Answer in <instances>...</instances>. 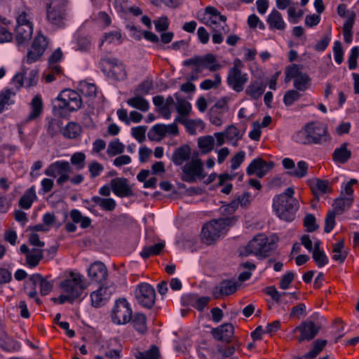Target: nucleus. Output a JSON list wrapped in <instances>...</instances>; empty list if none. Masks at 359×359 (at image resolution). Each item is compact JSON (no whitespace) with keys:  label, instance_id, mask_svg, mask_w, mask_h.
I'll return each instance as SVG.
<instances>
[{"label":"nucleus","instance_id":"f257e3e1","mask_svg":"<svg viewBox=\"0 0 359 359\" xmlns=\"http://www.w3.org/2000/svg\"><path fill=\"white\" fill-rule=\"evenodd\" d=\"M82 106L81 95L75 90L65 89L52 102L53 114L57 118H65L70 112L79 110Z\"/></svg>","mask_w":359,"mask_h":359},{"label":"nucleus","instance_id":"f03ea898","mask_svg":"<svg viewBox=\"0 0 359 359\" xmlns=\"http://www.w3.org/2000/svg\"><path fill=\"white\" fill-rule=\"evenodd\" d=\"M294 194V189L288 187L283 194L273 198V208L280 219L291 222L294 219L298 207L297 201L293 197Z\"/></svg>","mask_w":359,"mask_h":359},{"label":"nucleus","instance_id":"7ed1b4c3","mask_svg":"<svg viewBox=\"0 0 359 359\" xmlns=\"http://www.w3.org/2000/svg\"><path fill=\"white\" fill-rule=\"evenodd\" d=\"M238 218L236 216L212 219L203 225L201 231L202 240L210 245L223 234L226 229L234 225Z\"/></svg>","mask_w":359,"mask_h":359},{"label":"nucleus","instance_id":"20e7f679","mask_svg":"<svg viewBox=\"0 0 359 359\" xmlns=\"http://www.w3.org/2000/svg\"><path fill=\"white\" fill-rule=\"evenodd\" d=\"M276 247L277 244L273 240H270L264 233H258L248 242L245 251L248 255L264 259L269 257Z\"/></svg>","mask_w":359,"mask_h":359},{"label":"nucleus","instance_id":"39448f33","mask_svg":"<svg viewBox=\"0 0 359 359\" xmlns=\"http://www.w3.org/2000/svg\"><path fill=\"white\" fill-rule=\"evenodd\" d=\"M66 273V278L61 282V288L65 293L69 294L70 298L77 299L87 288L86 280L79 272L70 271Z\"/></svg>","mask_w":359,"mask_h":359},{"label":"nucleus","instance_id":"423d86ee","mask_svg":"<svg viewBox=\"0 0 359 359\" xmlns=\"http://www.w3.org/2000/svg\"><path fill=\"white\" fill-rule=\"evenodd\" d=\"M46 6V18L53 25L62 27L65 18V8L67 0H49Z\"/></svg>","mask_w":359,"mask_h":359},{"label":"nucleus","instance_id":"0eeeda50","mask_svg":"<svg viewBox=\"0 0 359 359\" xmlns=\"http://www.w3.org/2000/svg\"><path fill=\"white\" fill-rule=\"evenodd\" d=\"M133 311L126 299L119 298L115 302L111 312L112 321L117 325H125L132 319Z\"/></svg>","mask_w":359,"mask_h":359},{"label":"nucleus","instance_id":"6e6552de","mask_svg":"<svg viewBox=\"0 0 359 359\" xmlns=\"http://www.w3.org/2000/svg\"><path fill=\"white\" fill-rule=\"evenodd\" d=\"M311 144H323L331 140L327 126L321 122L312 121L307 123Z\"/></svg>","mask_w":359,"mask_h":359},{"label":"nucleus","instance_id":"1a4fd4ad","mask_svg":"<svg viewBox=\"0 0 359 359\" xmlns=\"http://www.w3.org/2000/svg\"><path fill=\"white\" fill-rule=\"evenodd\" d=\"M135 297L138 304L142 307L151 309L156 300V292L150 284L141 283L135 289Z\"/></svg>","mask_w":359,"mask_h":359},{"label":"nucleus","instance_id":"9d476101","mask_svg":"<svg viewBox=\"0 0 359 359\" xmlns=\"http://www.w3.org/2000/svg\"><path fill=\"white\" fill-rule=\"evenodd\" d=\"M72 172V167L68 161H57L50 164L46 169V175L56 177L57 184L62 186L69 179V174Z\"/></svg>","mask_w":359,"mask_h":359},{"label":"nucleus","instance_id":"9b49d317","mask_svg":"<svg viewBox=\"0 0 359 359\" xmlns=\"http://www.w3.org/2000/svg\"><path fill=\"white\" fill-rule=\"evenodd\" d=\"M191 65H203L204 68L212 72L222 68V65L218 62L216 56L212 53H208L203 56H195L184 61V66Z\"/></svg>","mask_w":359,"mask_h":359},{"label":"nucleus","instance_id":"f8f14e48","mask_svg":"<svg viewBox=\"0 0 359 359\" xmlns=\"http://www.w3.org/2000/svg\"><path fill=\"white\" fill-rule=\"evenodd\" d=\"M248 81V75L247 73L242 72L241 69H237L236 67L229 68L226 83L236 93L243 91Z\"/></svg>","mask_w":359,"mask_h":359},{"label":"nucleus","instance_id":"ddd939ff","mask_svg":"<svg viewBox=\"0 0 359 359\" xmlns=\"http://www.w3.org/2000/svg\"><path fill=\"white\" fill-rule=\"evenodd\" d=\"M275 165L273 161H266L262 158L253 159L246 169L248 175H255L259 178L264 177Z\"/></svg>","mask_w":359,"mask_h":359},{"label":"nucleus","instance_id":"4468645a","mask_svg":"<svg viewBox=\"0 0 359 359\" xmlns=\"http://www.w3.org/2000/svg\"><path fill=\"white\" fill-rule=\"evenodd\" d=\"M45 51V36L41 31H39L36 36L34 38L30 50L27 52L26 57L23 60L28 64L36 62L41 57Z\"/></svg>","mask_w":359,"mask_h":359},{"label":"nucleus","instance_id":"2eb2a0df","mask_svg":"<svg viewBox=\"0 0 359 359\" xmlns=\"http://www.w3.org/2000/svg\"><path fill=\"white\" fill-rule=\"evenodd\" d=\"M63 56L61 49L57 48L48 58V69L46 74V83H50L56 79L57 77H61L62 75V69L58 62L62 60Z\"/></svg>","mask_w":359,"mask_h":359},{"label":"nucleus","instance_id":"dca6fc26","mask_svg":"<svg viewBox=\"0 0 359 359\" xmlns=\"http://www.w3.org/2000/svg\"><path fill=\"white\" fill-rule=\"evenodd\" d=\"M27 70L28 69L22 65V72L17 74L13 79V83L18 89L22 86L29 88L36 85L37 72L33 69L29 72L28 76H27Z\"/></svg>","mask_w":359,"mask_h":359},{"label":"nucleus","instance_id":"f3484780","mask_svg":"<svg viewBox=\"0 0 359 359\" xmlns=\"http://www.w3.org/2000/svg\"><path fill=\"white\" fill-rule=\"evenodd\" d=\"M320 327L311 320L302 322L295 328V331L300 332V336L297 339L299 342L304 341H310L313 339L318 333Z\"/></svg>","mask_w":359,"mask_h":359},{"label":"nucleus","instance_id":"a211bd4d","mask_svg":"<svg viewBox=\"0 0 359 359\" xmlns=\"http://www.w3.org/2000/svg\"><path fill=\"white\" fill-rule=\"evenodd\" d=\"M238 284L233 280H223L216 285L212 291L215 299H222L224 297L229 296L235 293L238 289Z\"/></svg>","mask_w":359,"mask_h":359},{"label":"nucleus","instance_id":"6ab92c4d","mask_svg":"<svg viewBox=\"0 0 359 359\" xmlns=\"http://www.w3.org/2000/svg\"><path fill=\"white\" fill-rule=\"evenodd\" d=\"M114 292L113 286H100L90 294L92 306L97 308L105 304Z\"/></svg>","mask_w":359,"mask_h":359},{"label":"nucleus","instance_id":"aec40b11","mask_svg":"<svg viewBox=\"0 0 359 359\" xmlns=\"http://www.w3.org/2000/svg\"><path fill=\"white\" fill-rule=\"evenodd\" d=\"M184 176L182 180L187 182H192L196 177L201 176L203 172V165L201 160H192L190 163H186L182 167Z\"/></svg>","mask_w":359,"mask_h":359},{"label":"nucleus","instance_id":"412c9836","mask_svg":"<svg viewBox=\"0 0 359 359\" xmlns=\"http://www.w3.org/2000/svg\"><path fill=\"white\" fill-rule=\"evenodd\" d=\"M111 189L114 194L121 198L128 197L133 195V191L128 180L124 177H116L111 180Z\"/></svg>","mask_w":359,"mask_h":359},{"label":"nucleus","instance_id":"4be33fe9","mask_svg":"<svg viewBox=\"0 0 359 359\" xmlns=\"http://www.w3.org/2000/svg\"><path fill=\"white\" fill-rule=\"evenodd\" d=\"M88 276L92 281L102 283L108 276L107 269L101 262H95L88 269Z\"/></svg>","mask_w":359,"mask_h":359},{"label":"nucleus","instance_id":"5701e85b","mask_svg":"<svg viewBox=\"0 0 359 359\" xmlns=\"http://www.w3.org/2000/svg\"><path fill=\"white\" fill-rule=\"evenodd\" d=\"M227 110L228 107L224 102H217L209 111L210 123L216 126H222L223 123V116Z\"/></svg>","mask_w":359,"mask_h":359},{"label":"nucleus","instance_id":"b1692460","mask_svg":"<svg viewBox=\"0 0 359 359\" xmlns=\"http://www.w3.org/2000/svg\"><path fill=\"white\" fill-rule=\"evenodd\" d=\"M233 333L234 327L231 323H224L211 330V334L215 339L228 343L231 341Z\"/></svg>","mask_w":359,"mask_h":359},{"label":"nucleus","instance_id":"393cba45","mask_svg":"<svg viewBox=\"0 0 359 359\" xmlns=\"http://www.w3.org/2000/svg\"><path fill=\"white\" fill-rule=\"evenodd\" d=\"M102 60L109 65V71L114 79L119 81L126 79L127 74L125 65L118 59L106 57Z\"/></svg>","mask_w":359,"mask_h":359},{"label":"nucleus","instance_id":"a878e982","mask_svg":"<svg viewBox=\"0 0 359 359\" xmlns=\"http://www.w3.org/2000/svg\"><path fill=\"white\" fill-rule=\"evenodd\" d=\"M20 250L26 255V263L29 267L36 266L43 257V250L36 248L29 250L26 244H22Z\"/></svg>","mask_w":359,"mask_h":359},{"label":"nucleus","instance_id":"bb28decb","mask_svg":"<svg viewBox=\"0 0 359 359\" xmlns=\"http://www.w3.org/2000/svg\"><path fill=\"white\" fill-rule=\"evenodd\" d=\"M266 84L261 81H253L247 86L245 93L250 100H258L264 94Z\"/></svg>","mask_w":359,"mask_h":359},{"label":"nucleus","instance_id":"cd10ccee","mask_svg":"<svg viewBox=\"0 0 359 359\" xmlns=\"http://www.w3.org/2000/svg\"><path fill=\"white\" fill-rule=\"evenodd\" d=\"M191 154V149L189 145H182L174 151L172 156V161L175 165H181L184 162L189 160Z\"/></svg>","mask_w":359,"mask_h":359},{"label":"nucleus","instance_id":"c85d7f7f","mask_svg":"<svg viewBox=\"0 0 359 359\" xmlns=\"http://www.w3.org/2000/svg\"><path fill=\"white\" fill-rule=\"evenodd\" d=\"M348 143L344 142L336 148L332 154V160L337 163H346L351 157V151L348 149Z\"/></svg>","mask_w":359,"mask_h":359},{"label":"nucleus","instance_id":"c756f323","mask_svg":"<svg viewBox=\"0 0 359 359\" xmlns=\"http://www.w3.org/2000/svg\"><path fill=\"white\" fill-rule=\"evenodd\" d=\"M266 22L271 29L284 30L286 27V24L283 20L281 13L273 9L268 15Z\"/></svg>","mask_w":359,"mask_h":359},{"label":"nucleus","instance_id":"7c9ffc66","mask_svg":"<svg viewBox=\"0 0 359 359\" xmlns=\"http://www.w3.org/2000/svg\"><path fill=\"white\" fill-rule=\"evenodd\" d=\"M15 32L18 43L22 44L31 39L33 34V26L32 25L16 26Z\"/></svg>","mask_w":359,"mask_h":359},{"label":"nucleus","instance_id":"2f4dec72","mask_svg":"<svg viewBox=\"0 0 359 359\" xmlns=\"http://www.w3.org/2000/svg\"><path fill=\"white\" fill-rule=\"evenodd\" d=\"M226 17L220 16L217 20H205V25L211 28L212 32L226 34L229 29L226 25Z\"/></svg>","mask_w":359,"mask_h":359},{"label":"nucleus","instance_id":"473e14b6","mask_svg":"<svg viewBox=\"0 0 359 359\" xmlns=\"http://www.w3.org/2000/svg\"><path fill=\"white\" fill-rule=\"evenodd\" d=\"M33 284L32 290L28 293V296L32 299H35L37 297V289L40 290L42 296L45 294L43 292L44 278L40 274H34L30 278Z\"/></svg>","mask_w":359,"mask_h":359},{"label":"nucleus","instance_id":"72a5a7b5","mask_svg":"<svg viewBox=\"0 0 359 359\" xmlns=\"http://www.w3.org/2000/svg\"><path fill=\"white\" fill-rule=\"evenodd\" d=\"M15 96V92L6 89L2 90L0 93V114L7 109L8 107L13 105L15 102L13 97Z\"/></svg>","mask_w":359,"mask_h":359},{"label":"nucleus","instance_id":"f704fd0d","mask_svg":"<svg viewBox=\"0 0 359 359\" xmlns=\"http://www.w3.org/2000/svg\"><path fill=\"white\" fill-rule=\"evenodd\" d=\"M31 112L27 117L26 121L36 119L40 116L43 109V101L40 96H35L31 102Z\"/></svg>","mask_w":359,"mask_h":359},{"label":"nucleus","instance_id":"c9c22d12","mask_svg":"<svg viewBox=\"0 0 359 359\" xmlns=\"http://www.w3.org/2000/svg\"><path fill=\"white\" fill-rule=\"evenodd\" d=\"M311 190L316 198L318 199L319 195L325 194L332 191L329 186V181L317 179L316 183L312 185Z\"/></svg>","mask_w":359,"mask_h":359},{"label":"nucleus","instance_id":"e433bc0d","mask_svg":"<svg viewBox=\"0 0 359 359\" xmlns=\"http://www.w3.org/2000/svg\"><path fill=\"white\" fill-rule=\"evenodd\" d=\"M61 133L65 138L75 139L80 135L81 128L79 124L70 122L61 130Z\"/></svg>","mask_w":359,"mask_h":359},{"label":"nucleus","instance_id":"4c0bfd02","mask_svg":"<svg viewBox=\"0 0 359 359\" xmlns=\"http://www.w3.org/2000/svg\"><path fill=\"white\" fill-rule=\"evenodd\" d=\"M198 146L203 154L211 152L215 146L214 137L211 135H205L198 138Z\"/></svg>","mask_w":359,"mask_h":359},{"label":"nucleus","instance_id":"58836bf2","mask_svg":"<svg viewBox=\"0 0 359 359\" xmlns=\"http://www.w3.org/2000/svg\"><path fill=\"white\" fill-rule=\"evenodd\" d=\"M353 203L352 197L343 198L339 197L334 200L333 203V210L337 215L341 214L346 209L349 208Z\"/></svg>","mask_w":359,"mask_h":359},{"label":"nucleus","instance_id":"ea45409f","mask_svg":"<svg viewBox=\"0 0 359 359\" xmlns=\"http://www.w3.org/2000/svg\"><path fill=\"white\" fill-rule=\"evenodd\" d=\"M165 247L164 243H158L151 246H146L143 248L140 252V256L146 259L151 256L158 255Z\"/></svg>","mask_w":359,"mask_h":359},{"label":"nucleus","instance_id":"a19ab883","mask_svg":"<svg viewBox=\"0 0 359 359\" xmlns=\"http://www.w3.org/2000/svg\"><path fill=\"white\" fill-rule=\"evenodd\" d=\"M135 357L136 359H161V353L158 347L152 345L147 351L136 352Z\"/></svg>","mask_w":359,"mask_h":359},{"label":"nucleus","instance_id":"79ce46f5","mask_svg":"<svg viewBox=\"0 0 359 359\" xmlns=\"http://www.w3.org/2000/svg\"><path fill=\"white\" fill-rule=\"evenodd\" d=\"M134 328L140 333L144 334L147 332V318L143 313H137L131 319Z\"/></svg>","mask_w":359,"mask_h":359},{"label":"nucleus","instance_id":"37998d69","mask_svg":"<svg viewBox=\"0 0 359 359\" xmlns=\"http://www.w3.org/2000/svg\"><path fill=\"white\" fill-rule=\"evenodd\" d=\"M127 103L130 107L137 109L142 111H147L149 108V102L140 95L128 99L127 100Z\"/></svg>","mask_w":359,"mask_h":359},{"label":"nucleus","instance_id":"c03bdc74","mask_svg":"<svg viewBox=\"0 0 359 359\" xmlns=\"http://www.w3.org/2000/svg\"><path fill=\"white\" fill-rule=\"evenodd\" d=\"M35 198V189L34 187H32L20 198L19 201V205L22 208L29 209L31 207Z\"/></svg>","mask_w":359,"mask_h":359},{"label":"nucleus","instance_id":"a18cd8bd","mask_svg":"<svg viewBox=\"0 0 359 359\" xmlns=\"http://www.w3.org/2000/svg\"><path fill=\"white\" fill-rule=\"evenodd\" d=\"M125 145L118 139L111 141L109 143L107 154L109 156L113 157L124 152Z\"/></svg>","mask_w":359,"mask_h":359},{"label":"nucleus","instance_id":"49530a36","mask_svg":"<svg viewBox=\"0 0 359 359\" xmlns=\"http://www.w3.org/2000/svg\"><path fill=\"white\" fill-rule=\"evenodd\" d=\"M308 169V163L304 161H300L297 163V167L292 170H289L287 174L291 177L302 178L307 175Z\"/></svg>","mask_w":359,"mask_h":359},{"label":"nucleus","instance_id":"de8ad7c7","mask_svg":"<svg viewBox=\"0 0 359 359\" xmlns=\"http://www.w3.org/2000/svg\"><path fill=\"white\" fill-rule=\"evenodd\" d=\"M292 140L299 144H311L307 123L300 130L293 135Z\"/></svg>","mask_w":359,"mask_h":359},{"label":"nucleus","instance_id":"09e8293b","mask_svg":"<svg viewBox=\"0 0 359 359\" xmlns=\"http://www.w3.org/2000/svg\"><path fill=\"white\" fill-rule=\"evenodd\" d=\"M311 79L309 76L303 73L294 80L293 86L296 90L299 91H305L310 86Z\"/></svg>","mask_w":359,"mask_h":359},{"label":"nucleus","instance_id":"8fccbe9b","mask_svg":"<svg viewBox=\"0 0 359 359\" xmlns=\"http://www.w3.org/2000/svg\"><path fill=\"white\" fill-rule=\"evenodd\" d=\"M177 100L176 109L181 116H187L189 114L191 106V104L183 98H180L177 93L175 94Z\"/></svg>","mask_w":359,"mask_h":359},{"label":"nucleus","instance_id":"3c124183","mask_svg":"<svg viewBox=\"0 0 359 359\" xmlns=\"http://www.w3.org/2000/svg\"><path fill=\"white\" fill-rule=\"evenodd\" d=\"M213 77L214 81L211 79H205L200 84V88L205 90L218 88L222 83L221 76L219 74H215Z\"/></svg>","mask_w":359,"mask_h":359},{"label":"nucleus","instance_id":"603ef678","mask_svg":"<svg viewBox=\"0 0 359 359\" xmlns=\"http://www.w3.org/2000/svg\"><path fill=\"white\" fill-rule=\"evenodd\" d=\"M285 82L289 83L292 79H297L299 76L303 74L297 65L293 64L285 69Z\"/></svg>","mask_w":359,"mask_h":359},{"label":"nucleus","instance_id":"864d4df0","mask_svg":"<svg viewBox=\"0 0 359 359\" xmlns=\"http://www.w3.org/2000/svg\"><path fill=\"white\" fill-rule=\"evenodd\" d=\"M312 257L318 268H322L328 264L329 259L325 252L321 250H313Z\"/></svg>","mask_w":359,"mask_h":359},{"label":"nucleus","instance_id":"5fc2aeb1","mask_svg":"<svg viewBox=\"0 0 359 359\" xmlns=\"http://www.w3.org/2000/svg\"><path fill=\"white\" fill-rule=\"evenodd\" d=\"M301 97V94L295 90L287 91L283 97V102L286 107L292 106L296 101Z\"/></svg>","mask_w":359,"mask_h":359},{"label":"nucleus","instance_id":"6e6d98bb","mask_svg":"<svg viewBox=\"0 0 359 359\" xmlns=\"http://www.w3.org/2000/svg\"><path fill=\"white\" fill-rule=\"evenodd\" d=\"M226 138L229 141L235 140L237 142L243 137V133L240 132L238 128L233 125L229 126L225 130Z\"/></svg>","mask_w":359,"mask_h":359},{"label":"nucleus","instance_id":"4d7b16f0","mask_svg":"<svg viewBox=\"0 0 359 359\" xmlns=\"http://www.w3.org/2000/svg\"><path fill=\"white\" fill-rule=\"evenodd\" d=\"M86 155L83 152H76L71 157V163L81 170L85 167Z\"/></svg>","mask_w":359,"mask_h":359},{"label":"nucleus","instance_id":"13d9d810","mask_svg":"<svg viewBox=\"0 0 359 359\" xmlns=\"http://www.w3.org/2000/svg\"><path fill=\"white\" fill-rule=\"evenodd\" d=\"M336 212L334 211H328L325 219L324 231L325 233H330L332 231L335 226V217Z\"/></svg>","mask_w":359,"mask_h":359},{"label":"nucleus","instance_id":"bf43d9fd","mask_svg":"<svg viewBox=\"0 0 359 359\" xmlns=\"http://www.w3.org/2000/svg\"><path fill=\"white\" fill-rule=\"evenodd\" d=\"M298 296L295 292H281L279 297L278 298L276 303L287 304L292 303L294 299H297Z\"/></svg>","mask_w":359,"mask_h":359},{"label":"nucleus","instance_id":"052dcab7","mask_svg":"<svg viewBox=\"0 0 359 359\" xmlns=\"http://www.w3.org/2000/svg\"><path fill=\"white\" fill-rule=\"evenodd\" d=\"M333 52L335 62L340 65L344 60V51L341 43L339 41H336L334 43Z\"/></svg>","mask_w":359,"mask_h":359},{"label":"nucleus","instance_id":"680f3d73","mask_svg":"<svg viewBox=\"0 0 359 359\" xmlns=\"http://www.w3.org/2000/svg\"><path fill=\"white\" fill-rule=\"evenodd\" d=\"M304 225L306 228V231L309 232H313L318 227L316 224V217L312 214H309L304 217Z\"/></svg>","mask_w":359,"mask_h":359},{"label":"nucleus","instance_id":"e2e57ef3","mask_svg":"<svg viewBox=\"0 0 359 359\" xmlns=\"http://www.w3.org/2000/svg\"><path fill=\"white\" fill-rule=\"evenodd\" d=\"M359 56V49L358 46L353 47L351 50L350 55L348 57V68L353 70L357 67V60Z\"/></svg>","mask_w":359,"mask_h":359},{"label":"nucleus","instance_id":"0e129e2a","mask_svg":"<svg viewBox=\"0 0 359 359\" xmlns=\"http://www.w3.org/2000/svg\"><path fill=\"white\" fill-rule=\"evenodd\" d=\"M132 135L140 143H142L145 140V133L147 130L146 126H137L134 127L131 130Z\"/></svg>","mask_w":359,"mask_h":359},{"label":"nucleus","instance_id":"69168bd1","mask_svg":"<svg viewBox=\"0 0 359 359\" xmlns=\"http://www.w3.org/2000/svg\"><path fill=\"white\" fill-rule=\"evenodd\" d=\"M331 41V31L325 35L315 45V50L319 52H323L328 46Z\"/></svg>","mask_w":359,"mask_h":359},{"label":"nucleus","instance_id":"338daca9","mask_svg":"<svg viewBox=\"0 0 359 359\" xmlns=\"http://www.w3.org/2000/svg\"><path fill=\"white\" fill-rule=\"evenodd\" d=\"M62 122L58 119H51L48 122V131L51 136H54L61 131Z\"/></svg>","mask_w":359,"mask_h":359},{"label":"nucleus","instance_id":"774afa93","mask_svg":"<svg viewBox=\"0 0 359 359\" xmlns=\"http://www.w3.org/2000/svg\"><path fill=\"white\" fill-rule=\"evenodd\" d=\"M245 153L243 151L238 152L231 159V168L233 170L238 169L245 159Z\"/></svg>","mask_w":359,"mask_h":359}]
</instances>
